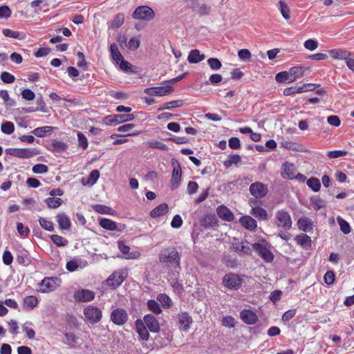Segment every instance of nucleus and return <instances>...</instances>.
<instances>
[{
	"label": "nucleus",
	"instance_id": "31",
	"mask_svg": "<svg viewBox=\"0 0 354 354\" xmlns=\"http://www.w3.org/2000/svg\"><path fill=\"white\" fill-rule=\"evenodd\" d=\"M93 209L102 214H107V215H112L114 216L115 214V211L112 209L111 207L101 205V204H96L93 205Z\"/></svg>",
	"mask_w": 354,
	"mask_h": 354
},
{
	"label": "nucleus",
	"instance_id": "44",
	"mask_svg": "<svg viewBox=\"0 0 354 354\" xmlns=\"http://www.w3.org/2000/svg\"><path fill=\"white\" fill-rule=\"evenodd\" d=\"M45 203L49 208L55 209L59 207L62 203V200L59 198L48 197L45 199Z\"/></svg>",
	"mask_w": 354,
	"mask_h": 354
},
{
	"label": "nucleus",
	"instance_id": "47",
	"mask_svg": "<svg viewBox=\"0 0 354 354\" xmlns=\"http://www.w3.org/2000/svg\"><path fill=\"white\" fill-rule=\"evenodd\" d=\"M100 178V171L97 169H93L89 174V176L86 183L84 182V179H82L83 185H94Z\"/></svg>",
	"mask_w": 354,
	"mask_h": 354
},
{
	"label": "nucleus",
	"instance_id": "24",
	"mask_svg": "<svg viewBox=\"0 0 354 354\" xmlns=\"http://www.w3.org/2000/svg\"><path fill=\"white\" fill-rule=\"evenodd\" d=\"M216 212L219 218L225 221L230 222L234 220L233 213L224 205L218 206L216 209Z\"/></svg>",
	"mask_w": 354,
	"mask_h": 354
},
{
	"label": "nucleus",
	"instance_id": "59",
	"mask_svg": "<svg viewBox=\"0 0 354 354\" xmlns=\"http://www.w3.org/2000/svg\"><path fill=\"white\" fill-rule=\"evenodd\" d=\"M207 62L210 68L214 71L219 70L222 67V64L218 58L210 57Z\"/></svg>",
	"mask_w": 354,
	"mask_h": 354
},
{
	"label": "nucleus",
	"instance_id": "49",
	"mask_svg": "<svg viewBox=\"0 0 354 354\" xmlns=\"http://www.w3.org/2000/svg\"><path fill=\"white\" fill-rule=\"evenodd\" d=\"M169 283H170V285L171 286V287L173 288V290L174 291L178 294V295H180L184 291V288H183V285L178 281L177 279L176 278H170L169 279H168Z\"/></svg>",
	"mask_w": 354,
	"mask_h": 354
},
{
	"label": "nucleus",
	"instance_id": "32",
	"mask_svg": "<svg viewBox=\"0 0 354 354\" xmlns=\"http://www.w3.org/2000/svg\"><path fill=\"white\" fill-rule=\"evenodd\" d=\"M306 91H308V88H306V85H302L300 86H292L290 87L286 88L283 90V93L286 96H289L295 93H301Z\"/></svg>",
	"mask_w": 354,
	"mask_h": 354
},
{
	"label": "nucleus",
	"instance_id": "21",
	"mask_svg": "<svg viewBox=\"0 0 354 354\" xmlns=\"http://www.w3.org/2000/svg\"><path fill=\"white\" fill-rule=\"evenodd\" d=\"M135 327L140 338L142 341H148L150 337L149 329L145 325L144 322L141 319H138L136 320Z\"/></svg>",
	"mask_w": 354,
	"mask_h": 354
},
{
	"label": "nucleus",
	"instance_id": "34",
	"mask_svg": "<svg viewBox=\"0 0 354 354\" xmlns=\"http://www.w3.org/2000/svg\"><path fill=\"white\" fill-rule=\"evenodd\" d=\"M278 8L284 19L289 20L290 19V9L284 1L280 0L279 1Z\"/></svg>",
	"mask_w": 354,
	"mask_h": 354
},
{
	"label": "nucleus",
	"instance_id": "58",
	"mask_svg": "<svg viewBox=\"0 0 354 354\" xmlns=\"http://www.w3.org/2000/svg\"><path fill=\"white\" fill-rule=\"evenodd\" d=\"M0 97L2 98V100L4 102V104L7 106L10 107L15 104L14 100L10 99V95L6 90L0 91Z\"/></svg>",
	"mask_w": 354,
	"mask_h": 354
},
{
	"label": "nucleus",
	"instance_id": "40",
	"mask_svg": "<svg viewBox=\"0 0 354 354\" xmlns=\"http://www.w3.org/2000/svg\"><path fill=\"white\" fill-rule=\"evenodd\" d=\"M64 343L70 347H75L77 344V337L73 333H66L64 334Z\"/></svg>",
	"mask_w": 354,
	"mask_h": 354
},
{
	"label": "nucleus",
	"instance_id": "41",
	"mask_svg": "<svg viewBox=\"0 0 354 354\" xmlns=\"http://www.w3.org/2000/svg\"><path fill=\"white\" fill-rule=\"evenodd\" d=\"M275 80L277 82L279 83H291L293 82L290 74L289 73V71H282L278 73L275 76Z\"/></svg>",
	"mask_w": 354,
	"mask_h": 354
},
{
	"label": "nucleus",
	"instance_id": "16",
	"mask_svg": "<svg viewBox=\"0 0 354 354\" xmlns=\"http://www.w3.org/2000/svg\"><path fill=\"white\" fill-rule=\"evenodd\" d=\"M257 203V200L256 199H250L249 200V205L252 207L250 214L255 218H258L259 220H267L268 219V213L267 211L260 207V206H256Z\"/></svg>",
	"mask_w": 354,
	"mask_h": 354
},
{
	"label": "nucleus",
	"instance_id": "64",
	"mask_svg": "<svg viewBox=\"0 0 354 354\" xmlns=\"http://www.w3.org/2000/svg\"><path fill=\"white\" fill-rule=\"evenodd\" d=\"M335 279V274L333 270H328L324 276V281L328 285H331L334 283Z\"/></svg>",
	"mask_w": 354,
	"mask_h": 354
},
{
	"label": "nucleus",
	"instance_id": "1",
	"mask_svg": "<svg viewBox=\"0 0 354 354\" xmlns=\"http://www.w3.org/2000/svg\"><path fill=\"white\" fill-rule=\"evenodd\" d=\"M181 256L174 247L162 249L158 254V260L167 270L181 269Z\"/></svg>",
	"mask_w": 354,
	"mask_h": 354
},
{
	"label": "nucleus",
	"instance_id": "19",
	"mask_svg": "<svg viewBox=\"0 0 354 354\" xmlns=\"http://www.w3.org/2000/svg\"><path fill=\"white\" fill-rule=\"evenodd\" d=\"M73 297L76 301L88 302L95 298V292L89 290L82 289L75 292Z\"/></svg>",
	"mask_w": 354,
	"mask_h": 354
},
{
	"label": "nucleus",
	"instance_id": "50",
	"mask_svg": "<svg viewBox=\"0 0 354 354\" xmlns=\"http://www.w3.org/2000/svg\"><path fill=\"white\" fill-rule=\"evenodd\" d=\"M124 17L122 13L116 15L111 21V27L112 28H118L124 24Z\"/></svg>",
	"mask_w": 354,
	"mask_h": 354
},
{
	"label": "nucleus",
	"instance_id": "52",
	"mask_svg": "<svg viewBox=\"0 0 354 354\" xmlns=\"http://www.w3.org/2000/svg\"><path fill=\"white\" fill-rule=\"evenodd\" d=\"M310 201L314 209L317 211L324 207L323 200L318 196L311 197Z\"/></svg>",
	"mask_w": 354,
	"mask_h": 354
},
{
	"label": "nucleus",
	"instance_id": "15",
	"mask_svg": "<svg viewBox=\"0 0 354 354\" xmlns=\"http://www.w3.org/2000/svg\"><path fill=\"white\" fill-rule=\"evenodd\" d=\"M250 194L254 196V199L262 198L265 197L268 192V189L267 185L261 182H256L252 183L249 188Z\"/></svg>",
	"mask_w": 354,
	"mask_h": 354
},
{
	"label": "nucleus",
	"instance_id": "62",
	"mask_svg": "<svg viewBox=\"0 0 354 354\" xmlns=\"http://www.w3.org/2000/svg\"><path fill=\"white\" fill-rule=\"evenodd\" d=\"M16 260L19 264L22 266H27L29 264L30 262L26 252H21V254H17Z\"/></svg>",
	"mask_w": 354,
	"mask_h": 354
},
{
	"label": "nucleus",
	"instance_id": "14",
	"mask_svg": "<svg viewBox=\"0 0 354 354\" xmlns=\"http://www.w3.org/2000/svg\"><path fill=\"white\" fill-rule=\"evenodd\" d=\"M190 8L199 16H207L212 12V6L198 0H191Z\"/></svg>",
	"mask_w": 354,
	"mask_h": 354
},
{
	"label": "nucleus",
	"instance_id": "30",
	"mask_svg": "<svg viewBox=\"0 0 354 354\" xmlns=\"http://www.w3.org/2000/svg\"><path fill=\"white\" fill-rule=\"evenodd\" d=\"M205 58L204 54H201L197 49L192 50L188 55L187 60L191 64H197Z\"/></svg>",
	"mask_w": 354,
	"mask_h": 354
},
{
	"label": "nucleus",
	"instance_id": "9",
	"mask_svg": "<svg viewBox=\"0 0 354 354\" xmlns=\"http://www.w3.org/2000/svg\"><path fill=\"white\" fill-rule=\"evenodd\" d=\"M85 319L90 324H94L99 322L102 317L101 310L97 306H88L84 310Z\"/></svg>",
	"mask_w": 354,
	"mask_h": 354
},
{
	"label": "nucleus",
	"instance_id": "53",
	"mask_svg": "<svg viewBox=\"0 0 354 354\" xmlns=\"http://www.w3.org/2000/svg\"><path fill=\"white\" fill-rule=\"evenodd\" d=\"M157 299L161 303L164 308H169L172 304L171 298L165 293H160L158 295Z\"/></svg>",
	"mask_w": 354,
	"mask_h": 354
},
{
	"label": "nucleus",
	"instance_id": "26",
	"mask_svg": "<svg viewBox=\"0 0 354 354\" xmlns=\"http://www.w3.org/2000/svg\"><path fill=\"white\" fill-rule=\"evenodd\" d=\"M56 221L58 223L59 227L61 230H68L71 227V219L64 213L57 214L56 216Z\"/></svg>",
	"mask_w": 354,
	"mask_h": 354
},
{
	"label": "nucleus",
	"instance_id": "33",
	"mask_svg": "<svg viewBox=\"0 0 354 354\" xmlns=\"http://www.w3.org/2000/svg\"><path fill=\"white\" fill-rule=\"evenodd\" d=\"M306 68L303 66H293L288 71L290 77L293 82L296 81L298 78L301 77L305 72Z\"/></svg>",
	"mask_w": 354,
	"mask_h": 354
},
{
	"label": "nucleus",
	"instance_id": "51",
	"mask_svg": "<svg viewBox=\"0 0 354 354\" xmlns=\"http://www.w3.org/2000/svg\"><path fill=\"white\" fill-rule=\"evenodd\" d=\"M50 239L58 247L66 246L68 243V241L66 239L57 234L51 235Z\"/></svg>",
	"mask_w": 354,
	"mask_h": 354
},
{
	"label": "nucleus",
	"instance_id": "13",
	"mask_svg": "<svg viewBox=\"0 0 354 354\" xmlns=\"http://www.w3.org/2000/svg\"><path fill=\"white\" fill-rule=\"evenodd\" d=\"M128 318L129 315L127 310L122 308H118L111 313V320L118 326L124 324L127 322Z\"/></svg>",
	"mask_w": 354,
	"mask_h": 354
},
{
	"label": "nucleus",
	"instance_id": "39",
	"mask_svg": "<svg viewBox=\"0 0 354 354\" xmlns=\"http://www.w3.org/2000/svg\"><path fill=\"white\" fill-rule=\"evenodd\" d=\"M295 240L297 241V244L302 247L311 245V239L308 235L306 234H301L296 236Z\"/></svg>",
	"mask_w": 354,
	"mask_h": 354
},
{
	"label": "nucleus",
	"instance_id": "18",
	"mask_svg": "<svg viewBox=\"0 0 354 354\" xmlns=\"http://www.w3.org/2000/svg\"><path fill=\"white\" fill-rule=\"evenodd\" d=\"M297 168L294 163L286 162L281 165V176L283 179L293 180Z\"/></svg>",
	"mask_w": 354,
	"mask_h": 354
},
{
	"label": "nucleus",
	"instance_id": "8",
	"mask_svg": "<svg viewBox=\"0 0 354 354\" xmlns=\"http://www.w3.org/2000/svg\"><path fill=\"white\" fill-rule=\"evenodd\" d=\"M61 279L58 277H45L39 283V291L48 293L55 290L60 285Z\"/></svg>",
	"mask_w": 354,
	"mask_h": 354
},
{
	"label": "nucleus",
	"instance_id": "61",
	"mask_svg": "<svg viewBox=\"0 0 354 354\" xmlns=\"http://www.w3.org/2000/svg\"><path fill=\"white\" fill-rule=\"evenodd\" d=\"M1 131L6 134H11L15 131V125L12 122H5L1 124Z\"/></svg>",
	"mask_w": 354,
	"mask_h": 354
},
{
	"label": "nucleus",
	"instance_id": "28",
	"mask_svg": "<svg viewBox=\"0 0 354 354\" xmlns=\"http://www.w3.org/2000/svg\"><path fill=\"white\" fill-rule=\"evenodd\" d=\"M99 224L101 227L109 231H120L122 230L118 228L116 222L111 219L106 218H102L100 219Z\"/></svg>",
	"mask_w": 354,
	"mask_h": 354
},
{
	"label": "nucleus",
	"instance_id": "27",
	"mask_svg": "<svg viewBox=\"0 0 354 354\" xmlns=\"http://www.w3.org/2000/svg\"><path fill=\"white\" fill-rule=\"evenodd\" d=\"M232 248L234 250L237 252H241L245 254H251V248L248 245V243L234 239V241L232 243Z\"/></svg>",
	"mask_w": 354,
	"mask_h": 354
},
{
	"label": "nucleus",
	"instance_id": "10",
	"mask_svg": "<svg viewBox=\"0 0 354 354\" xmlns=\"http://www.w3.org/2000/svg\"><path fill=\"white\" fill-rule=\"evenodd\" d=\"M174 91L173 86H170L169 84H165L163 82L159 86L145 88V93L151 96H165L172 93Z\"/></svg>",
	"mask_w": 354,
	"mask_h": 354
},
{
	"label": "nucleus",
	"instance_id": "5",
	"mask_svg": "<svg viewBox=\"0 0 354 354\" xmlns=\"http://www.w3.org/2000/svg\"><path fill=\"white\" fill-rule=\"evenodd\" d=\"M275 224L278 227L284 230H289L292 227V219L290 214L285 209L278 210L275 214Z\"/></svg>",
	"mask_w": 354,
	"mask_h": 354
},
{
	"label": "nucleus",
	"instance_id": "36",
	"mask_svg": "<svg viewBox=\"0 0 354 354\" xmlns=\"http://www.w3.org/2000/svg\"><path fill=\"white\" fill-rule=\"evenodd\" d=\"M298 225L299 229L304 232H309L313 228L312 221L307 217L300 218L298 221Z\"/></svg>",
	"mask_w": 354,
	"mask_h": 354
},
{
	"label": "nucleus",
	"instance_id": "60",
	"mask_svg": "<svg viewBox=\"0 0 354 354\" xmlns=\"http://www.w3.org/2000/svg\"><path fill=\"white\" fill-rule=\"evenodd\" d=\"M52 127L45 126L41 127H37L32 131L34 135L37 137H43L45 134L49 132L52 129Z\"/></svg>",
	"mask_w": 354,
	"mask_h": 354
},
{
	"label": "nucleus",
	"instance_id": "20",
	"mask_svg": "<svg viewBox=\"0 0 354 354\" xmlns=\"http://www.w3.org/2000/svg\"><path fill=\"white\" fill-rule=\"evenodd\" d=\"M240 317L244 323L248 325L255 324L258 321L257 313L250 309H243L241 310Z\"/></svg>",
	"mask_w": 354,
	"mask_h": 354
},
{
	"label": "nucleus",
	"instance_id": "25",
	"mask_svg": "<svg viewBox=\"0 0 354 354\" xmlns=\"http://www.w3.org/2000/svg\"><path fill=\"white\" fill-rule=\"evenodd\" d=\"M243 227L250 231H254L257 227V221L250 216H243L239 218Z\"/></svg>",
	"mask_w": 354,
	"mask_h": 354
},
{
	"label": "nucleus",
	"instance_id": "29",
	"mask_svg": "<svg viewBox=\"0 0 354 354\" xmlns=\"http://www.w3.org/2000/svg\"><path fill=\"white\" fill-rule=\"evenodd\" d=\"M169 210V207L167 203H163L155 208H153L150 212V216L151 218H157L163 215H165Z\"/></svg>",
	"mask_w": 354,
	"mask_h": 354
},
{
	"label": "nucleus",
	"instance_id": "56",
	"mask_svg": "<svg viewBox=\"0 0 354 354\" xmlns=\"http://www.w3.org/2000/svg\"><path fill=\"white\" fill-rule=\"evenodd\" d=\"M241 158L238 154L230 155L228 159L224 162V165L226 168L231 167L233 164H237L240 162Z\"/></svg>",
	"mask_w": 354,
	"mask_h": 354
},
{
	"label": "nucleus",
	"instance_id": "22",
	"mask_svg": "<svg viewBox=\"0 0 354 354\" xmlns=\"http://www.w3.org/2000/svg\"><path fill=\"white\" fill-rule=\"evenodd\" d=\"M118 246L120 251L126 255V259H136L140 257V253L139 252L135 251L130 252V247L127 245L123 241H119L118 243Z\"/></svg>",
	"mask_w": 354,
	"mask_h": 354
},
{
	"label": "nucleus",
	"instance_id": "17",
	"mask_svg": "<svg viewBox=\"0 0 354 354\" xmlns=\"http://www.w3.org/2000/svg\"><path fill=\"white\" fill-rule=\"evenodd\" d=\"M145 325L149 330L153 333L160 332V327L158 320L152 314H147L144 316L143 319Z\"/></svg>",
	"mask_w": 354,
	"mask_h": 354
},
{
	"label": "nucleus",
	"instance_id": "3",
	"mask_svg": "<svg viewBox=\"0 0 354 354\" xmlns=\"http://www.w3.org/2000/svg\"><path fill=\"white\" fill-rule=\"evenodd\" d=\"M127 277V271L118 270L114 271L104 282V283L112 288L116 289L122 285Z\"/></svg>",
	"mask_w": 354,
	"mask_h": 354
},
{
	"label": "nucleus",
	"instance_id": "45",
	"mask_svg": "<svg viewBox=\"0 0 354 354\" xmlns=\"http://www.w3.org/2000/svg\"><path fill=\"white\" fill-rule=\"evenodd\" d=\"M306 184L308 187L313 191L317 192L321 188V183L319 180L315 177H311L307 180Z\"/></svg>",
	"mask_w": 354,
	"mask_h": 354
},
{
	"label": "nucleus",
	"instance_id": "4",
	"mask_svg": "<svg viewBox=\"0 0 354 354\" xmlns=\"http://www.w3.org/2000/svg\"><path fill=\"white\" fill-rule=\"evenodd\" d=\"M5 152L7 155L19 158H30L39 154V151L37 149L29 148H8L5 150Z\"/></svg>",
	"mask_w": 354,
	"mask_h": 354
},
{
	"label": "nucleus",
	"instance_id": "63",
	"mask_svg": "<svg viewBox=\"0 0 354 354\" xmlns=\"http://www.w3.org/2000/svg\"><path fill=\"white\" fill-rule=\"evenodd\" d=\"M1 79L6 84L13 83L15 80V76L7 71L1 73Z\"/></svg>",
	"mask_w": 354,
	"mask_h": 354
},
{
	"label": "nucleus",
	"instance_id": "48",
	"mask_svg": "<svg viewBox=\"0 0 354 354\" xmlns=\"http://www.w3.org/2000/svg\"><path fill=\"white\" fill-rule=\"evenodd\" d=\"M39 223L40 226L45 230H47L48 232L54 231V229H55L54 224L51 221L48 220L43 217H40L39 218Z\"/></svg>",
	"mask_w": 354,
	"mask_h": 354
},
{
	"label": "nucleus",
	"instance_id": "57",
	"mask_svg": "<svg viewBox=\"0 0 354 354\" xmlns=\"http://www.w3.org/2000/svg\"><path fill=\"white\" fill-rule=\"evenodd\" d=\"M140 39L137 37H133L129 39L127 45V47L128 48L129 50L134 51V50H137L140 47Z\"/></svg>",
	"mask_w": 354,
	"mask_h": 354
},
{
	"label": "nucleus",
	"instance_id": "46",
	"mask_svg": "<svg viewBox=\"0 0 354 354\" xmlns=\"http://www.w3.org/2000/svg\"><path fill=\"white\" fill-rule=\"evenodd\" d=\"M337 221L339 225L341 231L344 234H348L351 232V226L349 223L341 216L337 218Z\"/></svg>",
	"mask_w": 354,
	"mask_h": 354
},
{
	"label": "nucleus",
	"instance_id": "35",
	"mask_svg": "<svg viewBox=\"0 0 354 354\" xmlns=\"http://www.w3.org/2000/svg\"><path fill=\"white\" fill-rule=\"evenodd\" d=\"M217 223L216 216L212 214H208L204 216L201 221V224L205 227H210L215 225Z\"/></svg>",
	"mask_w": 354,
	"mask_h": 354
},
{
	"label": "nucleus",
	"instance_id": "55",
	"mask_svg": "<svg viewBox=\"0 0 354 354\" xmlns=\"http://www.w3.org/2000/svg\"><path fill=\"white\" fill-rule=\"evenodd\" d=\"M52 151L54 152H62L66 149L67 145L62 141L53 140L51 144Z\"/></svg>",
	"mask_w": 354,
	"mask_h": 354
},
{
	"label": "nucleus",
	"instance_id": "2",
	"mask_svg": "<svg viewBox=\"0 0 354 354\" xmlns=\"http://www.w3.org/2000/svg\"><path fill=\"white\" fill-rule=\"evenodd\" d=\"M252 248L266 263H271L274 260V256L270 250L271 245L266 240L254 243Z\"/></svg>",
	"mask_w": 354,
	"mask_h": 354
},
{
	"label": "nucleus",
	"instance_id": "43",
	"mask_svg": "<svg viewBox=\"0 0 354 354\" xmlns=\"http://www.w3.org/2000/svg\"><path fill=\"white\" fill-rule=\"evenodd\" d=\"M110 53L111 57L114 59L117 63L119 62L120 59H123V56L120 53L118 50V46L115 43H113L110 45Z\"/></svg>",
	"mask_w": 354,
	"mask_h": 354
},
{
	"label": "nucleus",
	"instance_id": "54",
	"mask_svg": "<svg viewBox=\"0 0 354 354\" xmlns=\"http://www.w3.org/2000/svg\"><path fill=\"white\" fill-rule=\"evenodd\" d=\"M147 304L149 310L152 311L156 315H159L162 313V310L160 307V305L154 299L148 300Z\"/></svg>",
	"mask_w": 354,
	"mask_h": 354
},
{
	"label": "nucleus",
	"instance_id": "11",
	"mask_svg": "<svg viewBox=\"0 0 354 354\" xmlns=\"http://www.w3.org/2000/svg\"><path fill=\"white\" fill-rule=\"evenodd\" d=\"M223 283L230 290H238L241 286L242 279L236 274L229 273L223 277Z\"/></svg>",
	"mask_w": 354,
	"mask_h": 354
},
{
	"label": "nucleus",
	"instance_id": "42",
	"mask_svg": "<svg viewBox=\"0 0 354 354\" xmlns=\"http://www.w3.org/2000/svg\"><path fill=\"white\" fill-rule=\"evenodd\" d=\"M184 105V102L182 100H174L164 103L161 107L158 109V111L164 109H170L171 108L181 107Z\"/></svg>",
	"mask_w": 354,
	"mask_h": 354
},
{
	"label": "nucleus",
	"instance_id": "23",
	"mask_svg": "<svg viewBox=\"0 0 354 354\" xmlns=\"http://www.w3.org/2000/svg\"><path fill=\"white\" fill-rule=\"evenodd\" d=\"M178 324L180 326V330L187 331L192 323V318L187 312L181 313L178 315Z\"/></svg>",
	"mask_w": 354,
	"mask_h": 354
},
{
	"label": "nucleus",
	"instance_id": "12",
	"mask_svg": "<svg viewBox=\"0 0 354 354\" xmlns=\"http://www.w3.org/2000/svg\"><path fill=\"white\" fill-rule=\"evenodd\" d=\"M173 170L171 180V189H176L178 187L181 181L182 170L180 163L177 160L172 159L171 160Z\"/></svg>",
	"mask_w": 354,
	"mask_h": 354
},
{
	"label": "nucleus",
	"instance_id": "38",
	"mask_svg": "<svg viewBox=\"0 0 354 354\" xmlns=\"http://www.w3.org/2000/svg\"><path fill=\"white\" fill-rule=\"evenodd\" d=\"M38 304L37 297L33 295L27 296L24 299V308L32 310Z\"/></svg>",
	"mask_w": 354,
	"mask_h": 354
},
{
	"label": "nucleus",
	"instance_id": "6",
	"mask_svg": "<svg viewBox=\"0 0 354 354\" xmlns=\"http://www.w3.org/2000/svg\"><path fill=\"white\" fill-rule=\"evenodd\" d=\"M134 19L150 21L155 17L153 10L148 6H140L136 8L132 14Z\"/></svg>",
	"mask_w": 354,
	"mask_h": 354
},
{
	"label": "nucleus",
	"instance_id": "37",
	"mask_svg": "<svg viewBox=\"0 0 354 354\" xmlns=\"http://www.w3.org/2000/svg\"><path fill=\"white\" fill-rule=\"evenodd\" d=\"M330 55L335 59H346L351 55V53L344 50H329Z\"/></svg>",
	"mask_w": 354,
	"mask_h": 354
},
{
	"label": "nucleus",
	"instance_id": "7",
	"mask_svg": "<svg viewBox=\"0 0 354 354\" xmlns=\"http://www.w3.org/2000/svg\"><path fill=\"white\" fill-rule=\"evenodd\" d=\"M135 116L133 114H113L104 118L103 122L106 125H115L123 122L132 121Z\"/></svg>",
	"mask_w": 354,
	"mask_h": 354
}]
</instances>
